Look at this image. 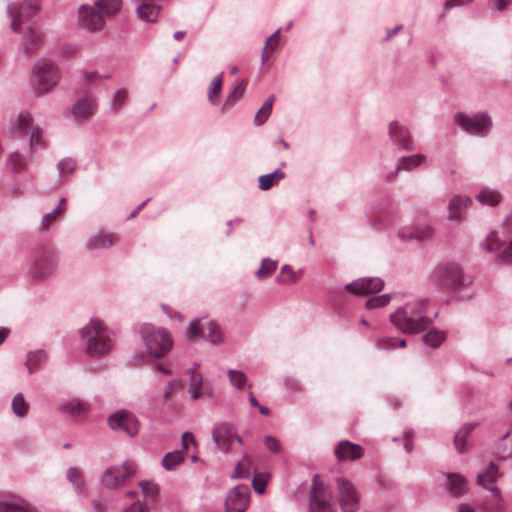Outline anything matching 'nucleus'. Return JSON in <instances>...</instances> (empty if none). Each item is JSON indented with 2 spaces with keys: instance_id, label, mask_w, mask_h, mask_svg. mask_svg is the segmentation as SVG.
Returning <instances> with one entry per match:
<instances>
[{
  "instance_id": "f257e3e1",
  "label": "nucleus",
  "mask_w": 512,
  "mask_h": 512,
  "mask_svg": "<svg viewBox=\"0 0 512 512\" xmlns=\"http://www.w3.org/2000/svg\"><path fill=\"white\" fill-rule=\"evenodd\" d=\"M428 304V299L407 302L390 315V321L402 333H419L437 317V312L430 311Z\"/></svg>"
},
{
  "instance_id": "f03ea898",
  "label": "nucleus",
  "mask_w": 512,
  "mask_h": 512,
  "mask_svg": "<svg viewBox=\"0 0 512 512\" xmlns=\"http://www.w3.org/2000/svg\"><path fill=\"white\" fill-rule=\"evenodd\" d=\"M80 340L90 358H101L108 355L115 344L114 332L98 317H92L79 330Z\"/></svg>"
},
{
  "instance_id": "7ed1b4c3",
  "label": "nucleus",
  "mask_w": 512,
  "mask_h": 512,
  "mask_svg": "<svg viewBox=\"0 0 512 512\" xmlns=\"http://www.w3.org/2000/svg\"><path fill=\"white\" fill-rule=\"evenodd\" d=\"M137 331L150 357L160 359L171 351L174 341L167 329L151 323H141Z\"/></svg>"
},
{
  "instance_id": "20e7f679",
  "label": "nucleus",
  "mask_w": 512,
  "mask_h": 512,
  "mask_svg": "<svg viewBox=\"0 0 512 512\" xmlns=\"http://www.w3.org/2000/svg\"><path fill=\"white\" fill-rule=\"evenodd\" d=\"M481 247L489 252H497L499 262L512 264V216L506 218L499 231L490 232Z\"/></svg>"
},
{
  "instance_id": "39448f33",
  "label": "nucleus",
  "mask_w": 512,
  "mask_h": 512,
  "mask_svg": "<svg viewBox=\"0 0 512 512\" xmlns=\"http://www.w3.org/2000/svg\"><path fill=\"white\" fill-rule=\"evenodd\" d=\"M61 79L58 65L49 58H41L35 62L32 69L31 85L37 95L52 91Z\"/></svg>"
},
{
  "instance_id": "423d86ee",
  "label": "nucleus",
  "mask_w": 512,
  "mask_h": 512,
  "mask_svg": "<svg viewBox=\"0 0 512 512\" xmlns=\"http://www.w3.org/2000/svg\"><path fill=\"white\" fill-rule=\"evenodd\" d=\"M59 263V254L55 247L43 245L34 250L32 265L28 276L33 281L45 280L55 273Z\"/></svg>"
},
{
  "instance_id": "0eeeda50",
  "label": "nucleus",
  "mask_w": 512,
  "mask_h": 512,
  "mask_svg": "<svg viewBox=\"0 0 512 512\" xmlns=\"http://www.w3.org/2000/svg\"><path fill=\"white\" fill-rule=\"evenodd\" d=\"M454 123L467 134L476 137H486L493 126L492 118L487 112L472 115L458 112L454 116Z\"/></svg>"
},
{
  "instance_id": "6e6552de",
  "label": "nucleus",
  "mask_w": 512,
  "mask_h": 512,
  "mask_svg": "<svg viewBox=\"0 0 512 512\" xmlns=\"http://www.w3.org/2000/svg\"><path fill=\"white\" fill-rule=\"evenodd\" d=\"M212 440L217 449L228 453L232 443L236 440L239 444H243V439L237 434L236 427L229 422H222L216 425L212 431Z\"/></svg>"
},
{
  "instance_id": "1a4fd4ad",
  "label": "nucleus",
  "mask_w": 512,
  "mask_h": 512,
  "mask_svg": "<svg viewBox=\"0 0 512 512\" xmlns=\"http://www.w3.org/2000/svg\"><path fill=\"white\" fill-rule=\"evenodd\" d=\"M309 508L311 512H335L330 490L323 483L316 480L313 481L311 487Z\"/></svg>"
},
{
  "instance_id": "9d476101",
  "label": "nucleus",
  "mask_w": 512,
  "mask_h": 512,
  "mask_svg": "<svg viewBox=\"0 0 512 512\" xmlns=\"http://www.w3.org/2000/svg\"><path fill=\"white\" fill-rule=\"evenodd\" d=\"M141 494L144 498L141 501L138 495L130 491V512H150L147 502H153L159 493V487L151 480L142 481L139 483Z\"/></svg>"
},
{
  "instance_id": "9b49d317",
  "label": "nucleus",
  "mask_w": 512,
  "mask_h": 512,
  "mask_svg": "<svg viewBox=\"0 0 512 512\" xmlns=\"http://www.w3.org/2000/svg\"><path fill=\"white\" fill-rule=\"evenodd\" d=\"M337 488L342 510L356 512L360 507V496L353 483L346 478H338Z\"/></svg>"
},
{
  "instance_id": "f8f14e48",
  "label": "nucleus",
  "mask_w": 512,
  "mask_h": 512,
  "mask_svg": "<svg viewBox=\"0 0 512 512\" xmlns=\"http://www.w3.org/2000/svg\"><path fill=\"white\" fill-rule=\"evenodd\" d=\"M106 19L103 14L93 5L82 4L78 8L79 26L88 31L96 32L103 29Z\"/></svg>"
},
{
  "instance_id": "ddd939ff",
  "label": "nucleus",
  "mask_w": 512,
  "mask_h": 512,
  "mask_svg": "<svg viewBox=\"0 0 512 512\" xmlns=\"http://www.w3.org/2000/svg\"><path fill=\"white\" fill-rule=\"evenodd\" d=\"M39 11V6L32 1H25L20 7L9 5L7 12L11 16V29L14 32L21 33L22 25L28 22Z\"/></svg>"
},
{
  "instance_id": "4468645a",
  "label": "nucleus",
  "mask_w": 512,
  "mask_h": 512,
  "mask_svg": "<svg viewBox=\"0 0 512 512\" xmlns=\"http://www.w3.org/2000/svg\"><path fill=\"white\" fill-rule=\"evenodd\" d=\"M384 288V281L378 277H363L344 286L346 292L356 296H368L380 292Z\"/></svg>"
},
{
  "instance_id": "2eb2a0df",
  "label": "nucleus",
  "mask_w": 512,
  "mask_h": 512,
  "mask_svg": "<svg viewBox=\"0 0 512 512\" xmlns=\"http://www.w3.org/2000/svg\"><path fill=\"white\" fill-rule=\"evenodd\" d=\"M388 134L393 145L403 151L415 150V142L410 130L399 121H392L388 125Z\"/></svg>"
},
{
  "instance_id": "dca6fc26",
  "label": "nucleus",
  "mask_w": 512,
  "mask_h": 512,
  "mask_svg": "<svg viewBox=\"0 0 512 512\" xmlns=\"http://www.w3.org/2000/svg\"><path fill=\"white\" fill-rule=\"evenodd\" d=\"M435 274L440 280L452 288H456L469 283L468 277L464 274L462 268L456 263H444L435 269Z\"/></svg>"
},
{
  "instance_id": "f3484780",
  "label": "nucleus",
  "mask_w": 512,
  "mask_h": 512,
  "mask_svg": "<svg viewBox=\"0 0 512 512\" xmlns=\"http://www.w3.org/2000/svg\"><path fill=\"white\" fill-rule=\"evenodd\" d=\"M250 490L246 485H238L231 489L226 497L227 512H243L249 503Z\"/></svg>"
},
{
  "instance_id": "a211bd4d",
  "label": "nucleus",
  "mask_w": 512,
  "mask_h": 512,
  "mask_svg": "<svg viewBox=\"0 0 512 512\" xmlns=\"http://www.w3.org/2000/svg\"><path fill=\"white\" fill-rule=\"evenodd\" d=\"M128 478V466L123 463L120 466L107 468L101 478L102 484L108 489H117Z\"/></svg>"
},
{
  "instance_id": "6ab92c4d",
  "label": "nucleus",
  "mask_w": 512,
  "mask_h": 512,
  "mask_svg": "<svg viewBox=\"0 0 512 512\" xmlns=\"http://www.w3.org/2000/svg\"><path fill=\"white\" fill-rule=\"evenodd\" d=\"M426 156L423 154H415L410 156H402L398 159L395 169L385 178V181L390 182L394 180L399 172L406 171L411 172L420 167Z\"/></svg>"
},
{
  "instance_id": "aec40b11",
  "label": "nucleus",
  "mask_w": 512,
  "mask_h": 512,
  "mask_svg": "<svg viewBox=\"0 0 512 512\" xmlns=\"http://www.w3.org/2000/svg\"><path fill=\"white\" fill-rule=\"evenodd\" d=\"M334 453L339 461H355L364 455V448L349 440H343L336 445Z\"/></svg>"
},
{
  "instance_id": "412c9836",
  "label": "nucleus",
  "mask_w": 512,
  "mask_h": 512,
  "mask_svg": "<svg viewBox=\"0 0 512 512\" xmlns=\"http://www.w3.org/2000/svg\"><path fill=\"white\" fill-rule=\"evenodd\" d=\"M118 241L119 238L116 234L97 231L86 239L85 249L88 251L107 249Z\"/></svg>"
},
{
  "instance_id": "4be33fe9",
  "label": "nucleus",
  "mask_w": 512,
  "mask_h": 512,
  "mask_svg": "<svg viewBox=\"0 0 512 512\" xmlns=\"http://www.w3.org/2000/svg\"><path fill=\"white\" fill-rule=\"evenodd\" d=\"M471 202L470 197L463 195L453 196L448 203V219L456 222L463 221L465 219L466 210Z\"/></svg>"
},
{
  "instance_id": "5701e85b",
  "label": "nucleus",
  "mask_w": 512,
  "mask_h": 512,
  "mask_svg": "<svg viewBox=\"0 0 512 512\" xmlns=\"http://www.w3.org/2000/svg\"><path fill=\"white\" fill-rule=\"evenodd\" d=\"M499 476L498 467L491 462L483 472L478 474L476 482L478 485L489 490L495 497L500 498V490L493 485Z\"/></svg>"
},
{
  "instance_id": "b1692460",
  "label": "nucleus",
  "mask_w": 512,
  "mask_h": 512,
  "mask_svg": "<svg viewBox=\"0 0 512 512\" xmlns=\"http://www.w3.org/2000/svg\"><path fill=\"white\" fill-rule=\"evenodd\" d=\"M95 99L91 95L80 97L72 106L71 115L77 120L90 117L96 109Z\"/></svg>"
},
{
  "instance_id": "393cba45",
  "label": "nucleus",
  "mask_w": 512,
  "mask_h": 512,
  "mask_svg": "<svg viewBox=\"0 0 512 512\" xmlns=\"http://www.w3.org/2000/svg\"><path fill=\"white\" fill-rule=\"evenodd\" d=\"M33 123V118L31 114L27 111H23L19 113L16 118L11 119L10 121V134L12 136H20L27 137L31 132V126Z\"/></svg>"
},
{
  "instance_id": "a878e982",
  "label": "nucleus",
  "mask_w": 512,
  "mask_h": 512,
  "mask_svg": "<svg viewBox=\"0 0 512 512\" xmlns=\"http://www.w3.org/2000/svg\"><path fill=\"white\" fill-rule=\"evenodd\" d=\"M373 214L383 217L386 225H393L399 218L398 204L392 200L386 199L378 206L373 207Z\"/></svg>"
},
{
  "instance_id": "bb28decb",
  "label": "nucleus",
  "mask_w": 512,
  "mask_h": 512,
  "mask_svg": "<svg viewBox=\"0 0 512 512\" xmlns=\"http://www.w3.org/2000/svg\"><path fill=\"white\" fill-rule=\"evenodd\" d=\"M397 234L401 240L416 239L419 241H425L432 237L433 228L427 223H420L412 230L402 229L399 230Z\"/></svg>"
},
{
  "instance_id": "cd10ccee",
  "label": "nucleus",
  "mask_w": 512,
  "mask_h": 512,
  "mask_svg": "<svg viewBox=\"0 0 512 512\" xmlns=\"http://www.w3.org/2000/svg\"><path fill=\"white\" fill-rule=\"evenodd\" d=\"M44 36L39 30L27 27V34L22 38L24 52L28 55L34 54L43 43Z\"/></svg>"
},
{
  "instance_id": "c85d7f7f",
  "label": "nucleus",
  "mask_w": 512,
  "mask_h": 512,
  "mask_svg": "<svg viewBox=\"0 0 512 512\" xmlns=\"http://www.w3.org/2000/svg\"><path fill=\"white\" fill-rule=\"evenodd\" d=\"M246 85H247L246 80H242L230 88L224 102L221 105V108H220L221 114L227 113L235 106L238 99H240V97L244 93V91L246 89Z\"/></svg>"
},
{
  "instance_id": "c756f323",
  "label": "nucleus",
  "mask_w": 512,
  "mask_h": 512,
  "mask_svg": "<svg viewBox=\"0 0 512 512\" xmlns=\"http://www.w3.org/2000/svg\"><path fill=\"white\" fill-rule=\"evenodd\" d=\"M204 334L201 339L211 342L214 345H220L224 342V331L222 327L215 321H209L203 324Z\"/></svg>"
},
{
  "instance_id": "7c9ffc66",
  "label": "nucleus",
  "mask_w": 512,
  "mask_h": 512,
  "mask_svg": "<svg viewBox=\"0 0 512 512\" xmlns=\"http://www.w3.org/2000/svg\"><path fill=\"white\" fill-rule=\"evenodd\" d=\"M477 426L478 423H465L457 430L454 435V445L459 453L462 454L469 450V445L466 440Z\"/></svg>"
},
{
  "instance_id": "2f4dec72",
  "label": "nucleus",
  "mask_w": 512,
  "mask_h": 512,
  "mask_svg": "<svg viewBox=\"0 0 512 512\" xmlns=\"http://www.w3.org/2000/svg\"><path fill=\"white\" fill-rule=\"evenodd\" d=\"M447 489L454 497H460L468 491L466 479L458 473H448Z\"/></svg>"
},
{
  "instance_id": "473e14b6",
  "label": "nucleus",
  "mask_w": 512,
  "mask_h": 512,
  "mask_svg": "<svg viewBox=\"0 0 512 512\" xmlns=\"http://www.w3.org/2000/svg\"><path fill=\"white\" fill-rule=\"evenodd\" d=\"M47 355L44 350H35L27 353L25 365L28 373L33 374L39 371L46 363Z\"/></svg>"
},
{
  "instance_id": "72a5a7b5",
  "label": "nucleus",
  "mask_w": 512,
  "mask_h": 512,
  "mask_svg": "<svg viewBox=\"0 0 512 512\" xmlns=\"http://www.w3.org/2000/svg\"><path fill=\"white\" fill-rule=\"evenodd\" d=\"M285 177L286 174L280 168L275 169L271 173L260 175L258 178V188L261 191H268Z\"/></svg>"
},
{
  "instance_id": "f704fd0d",
  "label": "nucleus",
  "mask_w": 512,
  "mask_h": 512,
  "mask_svg": "<svg viewBox=\"0 0 512 512\" xmlns=\"http://www.w3.org/2000/svg\"><path fill=\"white\" fill-rule=\"evenodd\" d=\"M59 410L71 415L72 417H84L89 412L88 405L85 402L75 399L60 405Z\"/></svg>"
},
{
  "instance_id": "c9c22d12",
  "label": "nucleus",
  "mask_w": 512,
  "mask_h": 512,
  "mask_svg": "<svg viewBox=\"0 0 512 512\" xmlns=\"http://www.w3.org/2000/svg\"><path fill=\"white\" fill-rule=\"evenodd\" d=\"M501 198L500 192L490 187H482L476 195V199L480 204L491 207L499 204Z\"/></svg>"
},
{
  "instance_id": "e433bc0d",
  "label": "nucleus",
  "mask_w": 512,
  "mask_h": 512,
  "mask_svg": "<svg viewBox=\"0 0 512 512\" xmlns=\"http://www.w3.org/2000/svg\"><path fill=\"white\" fill-rule=\"evenodd\" d=\"M94 6L103 14L105 19L116 15L122 6L121 0H94Z\"/></svg>"
},
{
  "instance_id": "4c0bfd02",
  "label": "nucleus",
  "mask_w": 512,
  "mask_h": 512,
  "mask_svg": "<svg viewBox=\"0 0 512 512\" xmlns=\"http://www.w3.org/2000/svg\"><path fill=\"white\" fill-rule=\"evenodd\" d=\"M66 211V199L61 198L58 205L42 217L41 229L47 231Z\"/></svg>"
},
{
  "instance_id": "58836bf2",
  "label": "nucleus",
  "mask_w": 512,
  "mask_h": 512,
  "mask_svg": "<svg viewBox=\"0 0 512 512\" xmlns=\"http://www.w3.org/2000/svg\"><path fill=\"white\" fill-rule=\"evenodd\" d=\"M108 425L113 431L128 432V411L119 410L112 413L108 418Z\"/></svg>"
},
{
  "instance_id": "ea45409f",
  "label": "nucleus",
  "mask_w": 512,
  "mask_h": 512,
  "mask_svg": "<svg viewBox=\"0 0 512 512\" xmlns=\"http://www.w3.org/2000/svg\"><path fill=\"white\" fill-rule=\"evenodd\" d=\"M222 73L215 76L209 84L207 90V100L212 106H217L220 103V96L222 92Z\"/></svg>"
},
{
  "instance_id": "a19ab883",
  "label": "nucleus",
  "mask_w": 512,
  "mask_h": 512,
  "mask_svg": "<svg viewBox=\"0 0 512 512\" xmlns=\"http://www.w3.org/2000/svg\"><path fill=\"white\" fill-rule=\"evenodd\" d=\"M278 262L271 258H263L260 263V267L255 272V277L262 281L269 278L277 269Z\"/></svg>"
},
{
  "instance_id": "79ce46f5",
  "label": "nucleus",
  "mask_w": 512,
  "mask_h": 512,
  "mask_svg": "<svg viewBox=\"0 0 512 512\" xmlns=\"http://www.w3.org/2000/svg\"><path fill=\"white\" fill-rule=\"evenodd\" d=\"M275 100L274 95H270L262 104L260 109L257 111L254 117V123L257 126L263 125L271 115L273 102Z\"/></svg>"
},
{
  "instance_id": "37998d69",
  "label": "nucleus",
  "mask_w": 512,
  "mask_h": 512,
  "mask_svg": "<svg viewBox=\"0 0 512 512\" xmlns=\"http://www.w3.org/2000/svg\"><path fill=\"white\" fill-rule=\"evenodd\" d=\"M183 461L184 454L179 450H175L165 454L162 459V466L167 471H174Z\"/></svg>"
},
{
  "instance_id": "c03bdc74",
  "label": "nucleus",
  "mask_w": 512,
  "mask_h": 512,
  "mask_svg": "<svg viewBox=\"0 0 512 512\" xmlns=\"http://www.w3.org/2000/svg\"><path fill=\"white\" fill-rule=\"evenodd\" d=\"M66 477L69 483L73 486L75 492L77 494H83L85 490L84 480L79 472V470L75 467H70L66 472Z\"/></svg>"
},
{
  "instance_id": "a18cd8bd",
  "label": "nucleus",
  "mask_w": 512,
  "mask_h": 512,
  "mask_svg": "<svg viewBox=\"0 0 512 512\" xmlns=\"http://www.w3.org/2000/svg\"><path fill=\"white\" fill-rule=\"evenodd\" d=\"M445 339V332L438 329H431L425 335H423V342L431 348H438Z\"/></svg>"
},
{
  "instance_id": "49530a36",
  "label": "nucleus",
  "mask_w": 512,
  "mask_h": 512,
  "mask_svg": "<svg viewBox=\"0 0 512 512\" xmlns=\"http://www.w3.org/2000/svg\"><path fill=\"white\" fill-rule=\"evenodd\" d=\"M11 408H12L13 413L17 417L22 418V417H24L27 414L28 404L25 401V399H24V397L22 396L21 393H17L13 397L12 402H11Z\"/></svg>"
},
{
  "instance_id": "de8ad7c7",
  "label": "nucleus",
  "mask_w": 512,
  "mask_h": 512,
  "mask_svg": "<svg viewBox=\"0 0 512 512\" xmlns=\"http://www.w3.org/2000/svg\"><path fill=\"white\" fill-rule=\"evenodd\" d=\"M203 378L201 375H192L188 387V393L193 400H198L202 396Z\"/></svg>"
},
{
  "instance_id": "09e8293b",
  "label": "nucleus",
  "mask_w": 512,
  "mask_h": 512,
  "mask_svg": "<svg viewBox=\"0 0 512 512\" xmlns=\"http://www.w3.org/2000/svg\"><path fill=\"white\" fill-rule=\"evenodd\" d=\"M281 32V28H278L271 36H269L266 40L265 46L261 55V62L265 61V53L268 52L270 54L274 53L279 46V35Z\"/></svg>"
},
{
  "instance_id": "8fccbe9b",
  "label": "nucleus",
  "mask_w": 512,
  "mask_h": 512,
  "mask_svg": "<svg viewBox=\"0 0 512 512\" xmlns=\"http://www.w3.org/2000/svg\"><path fill=\"white\" fill-rule=\"evenodd\" d=\"M229 380L232 386L237 389H243L247 383V376L244 372L230 369L228 370Z\"/></svg>"
},
{
  "instance_id": "3c124183",
  "label": "nucleus",
  "mask_w": 512,
  "mask_h": 512,
  "mask_svg": "<svg viewBox=\"0 0 512 512\" xmlns=\"http://www.w3.org/2000/svg\"><path fill=\"white\" fill-rule=\"evenodd\" d=\"M250 463V457L248 455H244L242 460L239 461L232 473L231 477L234 479L237 478H248L250 476L249 470L246 468Z\"/></svg>"
},
{
  "instance_id": "603ef678",
  "label": "nucleus",
  "mask_w": 512,
  "mask_h": 512,
  "mask_svg": "<svg viewBox=\"0 0 512 512\" xmlns=\"http://www.w3.org/2000/svg\"><path fill=\"white\" fill-rule=\"evenodd\" d=\"M76 161L72 158H64L57 164V170L60 177H66L74 172Z\"/></svg>"
},
{
  "instance_id": "864d4df0",
  "label": "nucleus",
  "mask_w": 512,
  "mask_h": 512,
  "mask_svg": "<svg viewBox=\"0 0 512 512\" xmlns=\"http://www.w3.org/2000/svg\"><path fill=\"white\" fill-rule=\"evenodd\" d=\"M390 300H391V294H389V293L378 295V296L369 298L365 303V307L367 309L381 308V307L386 306L390 302Z\"/></svg>"
},
{
  "instance_id": "5fc2aeb1",
  "label": "nucleus",
  "mask_w": 512,
  "mask_h": 512,
  "mask_svg": "<svg viewBox=\"0 0 512 512\" xmlns=\"http://www.w3.org/2000/svg\"><path fill=\"white\" fill-rule=\"evenodd\" d=\"M374 346L379 351H388L396 348V339L393 337L383 336L374 339Z\"/></svg>"
},
{
  "instance_id": "6e6d98bb",
  "label": "nucleus",
  "mask_w": 512,
  "mask_h": 512,
  "mask_svg": "<svg viewBox=\"0 0 512 512\" xmlns=\"http://www.w3.org/2000/svg\"><path fill=\"white\" fill-rule=\"evenodd\" d=\"M30 136V149L32 151H36L39 148H44V143L42 141V131L39 128H33L31 129V132L29 133Z\"/></svg>"
},
{
  "instance_id": "4d7b16f0",
  "label": "nucleus",
  "mask_w": 512,
  "mask_h": 512,
  "mask_svg": "<svg viewBox=\"0 0 512 512\" xmlns=\"http://www.w3.org/2000/svg\"><path fill=\"white\" fill-rule=\"evenodd\" d=\"M182 387V382L178 379L169 381L163 389V398L168 400L170 396Z\"/></svg>"
},
{
  "instance_id": "13d9d810",
  "label": "nucleus",
  "mask_w": 512,
  "mask_h": 512,
  "mask_svg": "<svg viewBox=\"0 0 512 512\" xmlns=\"http://www.w3.org/2000/svg\"><path fill=\"white\" fill-rule=\"evenodd\" d=\"M201 334H204L203 325L199 326L196 319L191 320L188 326V339L201 338Z\"/></svg>"
},
{
  "instance_id": "bf43d9fd",
  "label": "nucleus",
  "mask_w": 512,
  "mask_h": 512,
  "mask_svg": "<svg viewBox=\"0 0 512 512\" xmlns=\"http://www.w3.org/2000/svg\"><path fill=\"white\" fill-rule=\"evenodd\" d=\"M127 97V92L125 89H119L115 92L113 100H112V109L117 111L122 108L124 101Z\"/></svg>"
},
{
  "instance_id": "052dcab7",
  "label": "nucleus",
  "mask_w": 512,
  "mask_h": 512,
  "mask_svg": "<svg viewBox=\"0 0 512 512\" xmlns=\"http://www.w3.org/2000/svg\"><path fill=\"white\" fill-rule=\"evenodd\" d=\"M303 270L300 269L299 271H294L290 265L284 264L281 267V274H287L289 281L294 284L299 280L300 275L302 274Z\"/></svg>"
},
{
  "instance_id": "680f3d73",
  "label": "nucleus",
  "mask_w": 512,
  "mask_h": 512,
  "mask_svg": "<svg viewBox=\"0 0 512 512\" xmlns=\"http://www.w3.org/2000/svg\"><path fill=\"white\" fill-rule=\"evenodd\" d=\"M264 444L266 448L273 453H278L281 451V445L279 441L271 435L265 436Z\"/></svg>"
},
{
  "instance_id": "e2e57ef3",
  "label": "nucleus",
  "mask_w": 512,
  "mask_h": 512,
  "mask_svg": "<svg viewBox=\"0 0 512 512\" xmlns=\"http://www.w3.org/2000/svg\"><path fill=\"white\" fill-rule=\"evenodd\" d=\"M266 485H267V482L265 479H262L258 476H254V478L252 480V486L256 493H258V494L264 493Z\"/></svg>"
},
{
  "instance_id": "0e129e2a",
  "label": "nucleus",
  "mask_w": 512,
  "mask_h": 512,
  "mask_svg": "<svg viewBox=\"0 0 512 512\" xmlns=\"http://www.w3.org/2000/svg\"><path fill=\"white\" fill-rule=\"evenodd\" d=\"M473 0H446L444 10L448 11L457 6H463L471 3Z\"/></svg>"
},
{
  "instance_id": "69168bd1",
  "label": "nucleus",
  "mask_w": 512,
  "mask_h": 512,
  "mask_svg": "<svg viewBox=\"0 0 512 512\" xmlns=\"http://www.w3.org/2000/svg\"><path fill=\"white\" fill-rule=\"evenodd\" d=\"M284 384L288 389H291V390H297L300 388V382L291 377L285 378Z\"/></svg>"
},
{
  "instance_id": "338daca9",
  "label": "nucleus",
  "mask_w": 512,
  "mask_h": 512,
  "mask_svg": "<svg viewBox=\"0 0 512 512\" xmlns=\"http://www.w3.org/2000/svg\"><path fill=\"white\" fill-rule=\"evenodd\" d=\"M403 29V25L402 24H398L395 28L393 29H386V36L384 38L385 41H389L390 39H392L396 34H398L401 30Z\"/></svg>"
},
{
  "instance_id": "774afa93",
  "label": "nucleus",
  "mask_w": 512,
  "mask_h": 512,
  "mask_svg": "<svg viewBox=\"0 0 512 512\" xmlns=\"http://www.w3.org/2000/svg\"><path fill=\"white\" fill-rule=\"evenodd\" d=\"M161 308H162V311L170 318V319H174V318H177L179 321H182V315L180 313H176L175 316L172 315V309L167 306V305H164L162 304L161 305Z\"/></svg>"
}]
</instances>
